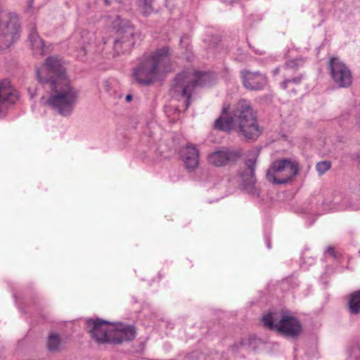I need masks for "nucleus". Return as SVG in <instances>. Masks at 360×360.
<instances>
[{
	"label": "nucleus",
	"instance_id": "obj_1",
	"mask_svg": "<svg viewBox=\"0 0 360 360\" xmlns=\"http://www.w3.org/2000/svg\"><path fill=\"white\" fill-rule=\"evenodd\" d=\"M36 73L39 82L51 91L47 104L62 115H69L77 102V93L70 85L63 60L57 56L49 57Z\"/></svg>",
	"mask_w": 360,
	"mask_h": 360
},
{
	"label": "nucleus",
	"instance_id": "obj_2",
	"mask_svg": "<svg viewBox=\"0 0 360 360\" xmlns=\"http://www.w3.org/2000/svg\"><path fill=\"white\" fill-rule=\"evenodd\" d=\"M229 105L223 107L221 115L214 122V129L229 131L236 124L240 134L246 139L255 140L260 136L262 130L250 102L246 100L237 102L232 109V116H229Z\"/></svg>",
	"mask_w": 360,
	"mask_h": 360
},
{
	"label": "nucleus",
	"instance_id": "obj_3",
	"mask_svg": "<svg viewBox=\"0 0 360 360\" xmlns=\"http://www.w3.org/2000/svg\"><path fill=\"white\" fill-rule=\"evenodd\" d=\"M169 64V48L164 46L144 56L134 69L133 76L139 84L148 85L157 81L167 71Z\"/></svg>",
	"mask_w": 360,
	"mask_h": 360
},
{
	"label": "nucleus",
	"instance_id": "obj_4",
	"mask_svg": "<svg viewBox=\"0 0 360 360\" xmlns=\"http://www.w3.org/2000/svg\"><path fill=\"white\" fill-rule=\"evenodd\" d=\"M169 64V48L164 46L144 56L134 69L133 76L139 84L148 85L157 81L167 71Z\"/></svg>",
	"mask_w": 360,
	"mask_h": 360
},
{
	"label": "nucleus",
	"instance_id": "obj_5",
	"mask_svg": "<svg viewBox=\"0 0 360 360\" xmlns=\"http://www.w3.org/2000/svg\"><path fill=\"white\" fill-rule=\"evenodd\" d=\"M216 79L214 74L209 72L188 69L176 75L172 85L174 93L186 98V107L191 103V94L195 88L211 84Z\"/></svg>",
	"mask_w": 360,
	"mask_h": 360
},
{
	"label": "nucleus",
	"instance_id": "obj_6",
	"mask_svg": "<svg viewBox=\"0 0 360 360\" xmlns=\"http://www.w3.org/2000/svg\"><path fill=\"white\" fill-rule=\"evenodd\" d=\"M264 325L272 330L288 337H295L300 334L302 326L295 317L283 314L269 313L263 316Z\"/></svg>",
	"mask_w": 360,
	"mask_h": 360
},
{
	"label": "nucleus",
	"instance_id": "obj_7",
	"mask_svg": "<svg viewBox=\"0 0 360 360\" xmlns=\"http://www.w3.org/2000/svg\"><path fill=\"white\" fill-rule=\"evenodd\" d=\"M298 163L288 159L274 161L268 169L266 178L274 184H288L297 174Z\"/></svg>",
	"mask_w": 360,
	"mask_h": 360
},
{
	"label": "nucleus",
	"instance_id": "obj_8",
	"mask_svg": "<svg viewBox=\"0 0 360 360\" xmlns=\"http://www.w3.org/2000/svg\"><path fill=\"white\" fill-rule=\"evenodd\" d=\"M86 329L91 338L98 343H111L113 323L100 319L86 321Z\"/></svg>",
	"mask_w": 360,
	"mask_h": 360
},
{
	"label": "nucleus",
	"instance_id": "obj_9",
	"mask_svg": "<svg viewBox=\"0 0 360 360\" xmlns=\"http://www.w3.org/2000/svg\"><path fill=\"white\" fill-rule=\"evenodd\" d=\"M329 69L333 80L339 87L345 88L351 85L352 72L339 59L331 58L329 62Z\"/></svg>",
	"mask_w": 360,
	"mask_h": 360
},
{
	"label": "nucleus",
	"instance_id": "obj_10",
	"mask_svg": "<svg viewBox=\"0 0 360 360\" xmlns=\"http://www.w3.org/2000/svg\"><path fill=\"white\" fill-rule=\"evenodd\" d=\"M19 38V24L16 18H11L0 24V49L10 47Z\"/></svg>",
	"mask_w": 360,
	"mask_h": 360
},
{
	"label": "nucleus",
	"instance_id": "obj_11",
	"mask_svg": "<svg viewBox=\"0 0 360 360\" xmlns=\"http://www.w3.org/2000/svg\"><path fill=\"white\" fill-rule=\"evenodd\" d=\"M243 86L250 91H260L268 83L266 75L260 72L244 70L241 72Z\"/></svg>",
	"mask_w": 360,
	"mask_h": 360
},
{
	"label": "nucleus",
	"instance_id": "obj_12",
	"mask_svg": "<svg viewBox=\"0 0 360 360\" xmlns=\"http://www.w3.org/2000/svg\"><path fill=\"white\" fill-rule=\"evenodd\" d=\"M239 154L229 150H219L210 153L207 157V162L215 167H221L233 161Z\"/></svg>",
	"mask_w": 360,
	"mask_h": 360
},
{
	"label": "nucleus",
	"instance_id": "obj_13",
	"mask_svg": "<svg viewBox=\"0 0 360 360\" xmlns=\"http://www.w3.org/2000/svg\"><path fill=\"white\" fill-rule=\"evenodd\" d=\"M135 336L136 330L134 326L123 323H113L111 343L117 344L124 341H131Z\"/></svg>",
	"mask_w": 360,
	"mask_h": 360
},
{
	"label": "nucleus",
	"instance_id": "obj_14",
	"mask_svg": "<svg viewBox=\"0 0 360 360\" xmlns=\"http://www.w3.org/2000/svg\"><path fill=\"white\" fill-rule=\"evenodd\" d=\"M182 161L186 169L192 171L199 165V151L193 145L188 144L183 147L180 151Z\"/></svg>",
	"mask_w": 360,
	"mask_h": 360
},
{
	"label": "nucleus",
	"instance_id": "obj_15",
	"mask_svg": "<svg viewBox=\"0 0 360 360\" xmlns=\"http://www.w3.org/2000/svg\"><path fill=\"white\" fill-rule=\"evenodd\" d=\"M18 100L16 91L8 79L0 82V105L14 103Z\"/></svg>",
	"mask_w": 360,
	"mask_h": 360
},
{
	"label": "nucleus",
	"instance_id": "obj_16",
	"mask_svg": "<svg viewBox=\"0 0 360 360\" xmlns=\"http://www.w3.org/2000/svg\"><path fill=\"white\" fill-rule=\"evenodd\" d=\"M134 32L131 28L127 29L122 35L115 41V49L117 51L123 53L129 51L134 46Z\"/></svg>",
	"mask_w": 360,
	"mask_h": 360
},
{
	"label": "nucleus",
	"instance_id": "obj_17",
	"mask_svg": "<svg viewBox=\"0 0 360 360\" xmlns=\"http://www.w3.org/2000/svg\"><path fill=\"white\" fill-rule=\"evenodd\" d=\"M246 165L247 168L242 174V180L245 188L246 190H251L253 188L256 183L255 176V163L249 160L247 161Z\"/></svg>",
	"mask_w": 360,
	"mask_h": 360
},
{
	"label": "nucleus",
	"instance_id": "obj_18",
	"mask_svg": "<svg viewBox=\"0 0 360 360\" xmlns=\"http://www.w3.org/2000/svg\"><path fill=\"white\" fill-rule=\"evenodd\" d=\"M29 41L34 54L43 56L45 53V44L43 39L38 35L35 28H32L29 34Z\"/></svg>",
	"mask_w": 360,
	"mask_h": 360
},
{
	"label": "nucleus",
	"instance_id": "obj_19",
	"mask_svg": "<svg viewBox=\"0 0 360 360\" xmlns=\"http://www.w3.org/2000/svg\"><path fill=\"white\" fill-rule=\"evenodd\" d=\"M348 306L350 313L357 314L360 312V290L352 294Z\"/></svg>",
	"mask_w": 360,
	"mask_h": 360
},
{
	"label": "nucleus",
	"instance_id": "obj_20",
	"mask_svg": "<svg viewBox=\"0 0 360 360\" xmlns=\"http://www.w3.org/2000/svg\"><path fill=\"white\" fill-rule=\"evenodd\" d=\"M61 340L56 334H51L48 339L47 347L49 351L56 352L58 349Z\"/></svg>",
	"mask_w": 360,
	"mask_h": 360
},
{
	"label": "nucleus",
	"instance_id": "obj_21",
	"mask_svg": "<svg viewBox=\"0 0 360 360\" xmlns=\"http://www.w3.org/2000/svg\"><path fill=\"white\" fill-rule=\"evenodd\" d=\"M153 0H139V7L144 15L150 14L153 11Z\"/></svg>",
	"mask_w": 360,
	"mask_h": 360
},
{
	"label": "nucleus",
	"instance_id": "obj_22",
	"mask_svg": "<svg viewBox=\"0 0 360 360\" xmlns=\"http://www.w3.org/2000/svg\"><path fill=\"white\" fill-rule=\"evenodd\" d=\"M331 167V163L329 161H322L317 163L316 166V171L320 175L323 174Z\"/></svg>",
	"mask_w": 360,
	"mask_h": 360
},
{
	"label": "nucleus",
	"instance_id": "obj_23",
	"mask_svg": "<svg viewBox=\"0 0 360 360\" xmlns=\"http://www.w3.org/2000/svg\"><path fill=\"white\" fill-rule=\"evenodd\" d=\"M302 79V77L299 76L297 77H294L292 79H285L283 82L281 83V86L283 89H285L288 87V84L293 83L295 84H300Z\"/></svg>",
	"mask_w": 360,
	"mask_h": 360
},
{
	"label": "nucleus",
	"instance_id": "obj_24",
	"mask_svg": "<svg viewBox=\"0 0 360 360\" xmlns=\"http://www.w3.org/2000/svg\"><path fill=\"white\" fill-rule=\"evenodd\" d=\"M302 64V61L300 59L290 60L285 63V68L286 69L295 70Z\"/></svg>",
	"mask_w": 360,
	"mask_h": 360
},
{
	"label": "nucleus",
	"instance_id": "obj_25",
	"mask_svg": "<svg viewBox=\"0 0 360 360\" xmlns=\"http://www.w3.org/2000/svg\"><path fill=\"white\" fill-rule=\"evenodd\" d=\"M327 253L329 254L332 257H335V249L332 247L328 248Z\"/></svg>",
	"mask_w": 360,
	"mask_h": 360
},
{
	"label": "nucleus",
	"instance_id": "obj_26",
	"mask_svg": "<svg viewBox=\"0 0 360 360\" xmlns=\"http://www.w3.org/2000/svg\"><path fill=\"white\" fill-rule=\"evenodd\" d=\"M131 98H132V96L131 95H127V97H126V99L128 101H131Z\"/></svg>",
	"mask_w": 360,
	"mask_h": 360
},
{
	"label": "nucleus",
	"instance_id": "obj_27",
	"mask_svg": "<svg viewBox=\"0 0 360 360\" xmlns=\"http://www.w3.org/2000/svg\"><path fill=\"white\" fill-rule=\"evenodd\" d=\"M278 70H278V68H277V69H276V70H274V75L278 74Z\"/></svg>",
	"mask_w": 360,
	"mask_h": 360
}]
</instances>
